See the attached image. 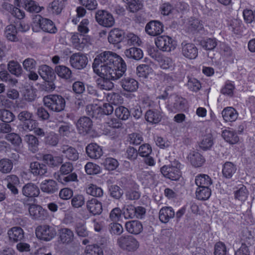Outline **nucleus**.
<instances>
[{
    "instance_id": "obj_35",
    "label": "nucleus",
    "mask_w": 255,
    "mask_h": 255,
    "mask_svg": "<svg viewBox=\"0 0 255 255\" xmlns=\"http://www.w3.org/2000/svg\"><path fill=\"white\" fill-rule=\"evenodd\" d=\"M145 118L148 122L157 124L161 121L162 115L157 110H149L146 112Z\"/></svg>"
},
{
    "instance_id": "obj_25",
    "label": "nucleus",
    "mask_w": 255,
    "mask_h": 255,
    "mask_svg": "<svg viewBox=\"0 0 255 255\" xmlns=\"http://www.w3.org/2000/svg\"><path fill=\"white\" fill-rule=\"evenodd\" d=\"M125 228L129 233L134 235L140 234L143 230L142 224L137 220L127 222L125 224Z\"/></svg>"
},
{
    "instance_id": "obj_1",
    "label": "nucleus",
    "mask_w": 255,
    "mask_h": 255,
    "mask_svg": "<svg viewBox=\"0 0 255 255\" xmlns=\"http://www.w3.org/2000/svg\"><path fill=\"white\" fill-rule=\"evenodd\" d=\"M92 67L94 72L101 77L96 80L97 87L107 91L114 87L110 80L120 79L127 70V65L123 58L110 51L98 55L94 60Z\"/></svg>"
},
{
    "instance_id": "obj_61",
    "label": "nucleus",
    "mask_w": 255,
    "mask_h": 255,
    "mask_svg": "<svg viewBox=\"0 0 255 255\" xmlns=\"http://www.w3.org/2000/svg\"><path fill=\"white\" fill-rule=\"evenodd\" d=\"M103 164L105 168L108 170H114L116 169L119 165L117 160L112 157L105 158Z\"/></svg>"
},
{
    "instance_id": "obj_53",
    "label": "nucleus",
    "mask_w": 255,
    "mask_h": 255,
    "mask_svg": "<svg viewBox=\"0 0 255 255\" xmlns=\"http://www.w3.org/2000/svg\"><path fill=\"white\" fill-rule=\"evenodd\" d=\"M213 139L211 134L209 133L203 137L200 142L199 146L202 149L205 150L210 149L213 145Z\"/></svg>"
},
{
    "instance_id": "obj_48",
    "label": "nucleus",
    "mask_w": 255,
    "mask_h": 255,
    "mask_svg": "<svg viewBox=\"0 0 255 255\" xmlns=\"http://www.w3.org/2000/svg\"><path fill=\"white\" fill-rule=\"evenodd\" d=\"M211 195V191L209 188L198 187L196 191V198L199 200H206Z\"/></svg>"
},
{
    "instance_id": "obj_47",
    "label": "nucleus",
    "mask_w": 255,
    "mask_h": 255,
    "mask_svg": "<svg viewBox=\"0 0 255 255\" xmlns=\"http://www.w3.org/2000/svg\"><path fill=\"white\" fill-rule=\"evenodd\" d=\"M24 8L28 11L30 12H39L43 8L40 7L38 4L32 0H25L24 1Z\"/></svg>"
},
{
    "instance_id": "obj_46",
    "label": "nucleus",
    "mask_w": 255,
    "mask_h": 255,
    "mask_svg": "<svg viewBox=\"0 0 255 255\" xmlns=\"http://www.w3.org/2000/svg\"><path fill=\"white\" fill-rule=\"evenodd\" d=\"M124 41L128 45L139 46L141 43L139 38L133 33H125Z\"/></svg>"
},
{
    "instance_id": "obj_19",
    "label": "nucleus",
    "mask_w": 255,
    "mask_h": 255,
    "mask_svg": "<svg viewBox=\"0 0 255 255\" xmlns=\"http://www.w3.org/2000/svg\"><path fill=\"white\" fill-rule=\"evenodd\" d=\"M86 207L89 212L93 215H100L103 210L101 202L96 198H92L87 201Z\"/></svg>"
},
{
    "instance_id": "obj_45",
    "label": "nucleus",
    "mask_w": 255,
    "mask_h": 255,
    "mask_svg": "<svg viewBox=\"0 0 255 255\" xmlns=\"http://www.w3.org/2000/svg\"><path fill=\"white\" fill-rule=\"evenodd\" d=\"M17 30L15 26L13 24L7 25L4 30L5 37L11 41H16L18 38L16 36Z\"/></svg>"
},
{
    "instance_id": "obj_50",
    "label": "nucleus",
    "mask_w": 255,
    "mask_h": 255,
    "mask_svg": "<svg viewBox=\"0 0 255 255\" xmlns=\"http://www.w3.org/2000/svg\"><path fill=\"white\" fill-rule=\"evenodd\" d=\"M85 254V255H104L102 248L97 244L86 246Z\"/></svg>"
},
{
    "instance_id": "obj_44",
    "label": "nucleus",
    "mask_w": 255,
    "mask_h": 255,
    "mask_svg": "<svg viewBox=\"0 0 255 255\" xmlns=\"http://www.w3.org/2000/svg\"><path fill=\"white\" fill-rule=\"evenodd\" d=\"M63 7V4L60 0H54L47 7L48 11L53 14H59Z\"/></svg>"
},
{
    "instance_id": "obj_49",
    "label": "nucleus",
    "mask_w": 255,
    "mask_h": 255,
    "mask_svg": "<svg viewBox=\"0 0 255 255\" xmlns=\"http://www.w3.org/2000/svg\"><path fill=\"white\" fill-rule=\"evenodd\" d=\"M119 185L125 189L135 188L137 184L130 177H122L118 182Z\"/></svg>"
},
{
    "instance_id": "obj_20",
    "label": "nucleus",
    "mask_w": 255,
    "mask_h": 255,
    "mask_svg": "<svg viewBox=\"0 0 255 255\" xmlns=\"http://www.w3.org/2000/svg\"><path fill=\"white\" fill-rule=\"evenodd\" d=\"M40 188L42 192L47 194H53L58 190L56 182L52 179L42 181L40 184Z\"/></svg>"
},
{
    "instance_id": "obj_23",
    "label": "nucleus",
    "mask_w": 255,
    "mask_h": 255,
    "mask_svg": "<svg viewBox=\"0 0 255 255\" xmlns=\"http://www.w3.org/2000/svg\"><path fill=\"white\" fill-rule=\"evenodd\" d=\"M38 72L45 81H52L55 78L53 70L46 65H42L39 66Z\"/></svg>"
},
{
    "instance_id": "obj_5",
    "label": "nucleus",
    "mask_w": 255,
    "mask_h": 255,
    "mask_svg": "<svg viewBox=\"0 0 255 255\" xmlns=\"http://www.w3.org/2000/svg\"><path fill=\"white\" fill-rule=\"evenodd\" d=\"M117 244L120 248L128 252L136 250L139 247V243L132 236L124 235L118 238Z\"/></svg>"
},
{
    "instance_id": "obj_57",
    "label": "nucleus",
    "mask_w": 255,
    "mask_h": 255,
    "mask_svg": "<svg viewBox=\"0 0 255 255\" xmlns=\"http://www.w3.org/2000/svg\"><path fill=\"white\" fill-rule=\"evenodd\" d=\"M115 115L119 119L126 120L129 117L130 113L127 108L123 106H120L116 109Z\"/></svg>"
},
{
    "instance_id": "obj_59",
    "label": "nucleus",
    "mask_w": 255,
    "mask_h": 255,
    "mask_svg": "<svg viewBox=\"0 0 255 255\" xmlns=\"http://www.w3.org/2000/svg\"><path fill=\"white\" fill-rule=\"evenodd\" d=\"M86 172L89 175L97 174L100 172V167L91 162H88L85 166Z\"/></svg>"
},
{
    "instance_id": "obj_22",
    "label": "nucleus",
    "mask_w": 255,
    "mask_h": 255,
    "mask_svg": "<svg viewBox=\"0 0 255 255\" xmlns=\"http://www.w3.org/2000/svg\"><path fill=\"white\" fill-rule=\"evenodd\" d=\"M22 194L27 197H37L39 193V189L37 185L32 183L24 185L22 188Z\"/></svg>"
},
{
    "instance_id": "obj_42",
    "label": "nucleus",
    "mask_w": 255,
    "mask_h": 255,
    "mask_svg": "<svg viewBox=\"0 0 255 255\" xmlns=\"http://www.w3.org/2000/svg\"><path fill=\"white\" fill-rule=\"evenodd\" d=\"M13 166L11 160L7 158H3L0 160V172L3 174L10 173Z\"/></svg>"
},
{
    "instance_id": "obj_55",
    "label": "nucleus",
    "mask_w": 255,
    "mask_h": 255,
    "mask_svg": "<svg viewBox=\"0 0 255 255\" xmlns=\"http://www.w3.org/2000/svg\"><path fill=\"white\" fill-rule=\"evenodd\" d=\"M151 71V68L147 64H140L136 67V73L139 77L146 78Z\"/></svg>"
},
{
    "instance_id": "obj_54",
    "label": "nucleus",
    "mask_w": 255,
    "mask_h": 255,
    "mask_svg": "<svg viewBox=\"0 0 255 255\" xmlns=\"http://www.w3.org/2000/svg\"><path fill=\"white\" fill-rule=\"evenodd\" d=\"M73 131L72 125L69 123H64L59 127L58 129V132L62 136L69 137Z\"/></svg>"
},
{
    "instance_id": "obj_13",
    "label": "nucleus",
    "mask_w": 255,
    "mask_h": 255,
    "mask_svg": "<svg viewBox=\"0 0 255 255\" xmlns=\"http://www.w3.org/2000/svg\"><path fill=\"white\" fill-rule=\"evenodd\" d=\"M76 128L78 133L82 135L87 134L92 129V122L87 117L80 118L76 123Z\"/></svg>"
},
{
    "instance_id": "obj_3",
    "label": "nucleus",
    "mask_w": 255,
    "mask_h": 255,
    "mask_svg": "<svg viewBox=\"0 0 255 255\" xmlns=\"http://www.w3.org/2000/svg\"><path fill=\"white\" fill-rule=\"evenodd\" d=\"M181 164L177 160H174L168 165H164L161 168V172L166 178L177 181L181 176Z\"/></svg>"
},
{
    "instance_id": "obj_62",
    "label": "nucleus",
    "mask_w": 255,
    "mask_h": 255,
    "mask_svg": "<svg viewBox=\"0 0 255 255\" xmlns=\"http://www.w3.org/2000/svg\"><path fill=\"white\" fill-rule=\"evenodd\" d=\"M187 85L190 91L195 92L198 91L201 88L199 81L194 78H191L188 80Z\"/></svg>"
},
{
    "instance_id": "obj_41",
    "label": "nucleus",
    "mask_w": 255,
    "mask_h": 255,
    "mask_svg": "<svg viewBox=\"0 0 255 255\" xmlns=\"http://www.w3.org/2000/svg\"><path fill=\"white\" fill-rule=\"evenodd\" d=\"M7 68L11 74L18 77L21 75L23 72L22 67L19 63L14 60L10 61L8 62Z\"/></svg>"
},
{
    "instance_id": "obj_26",
    "label": "nucleus",
    "mask_w": 255,
    "mask_h": 255,
    "mask_svg": "<svg viewBox=\"0 0 255 255\" xmlns=\"http://www.w3.org/2000/svg\"><path fill=\"white\" fill-rule=\"evenodd\" d=\"M9 239L11 242L21 241L24 238V232L20 227H14L7 232Z\"/></svg>"
},
{
    "instance_id": "obj_28",
    "label": "nucleus",
    "mask_w": 255,
    "mask_h": 255,
    "mask_svg": "<svg viewBox=\"0 0 255 255\" xmlns=\"http://www.w3.org/2000/svg\"><path fill=\"white\" fill-rule=\"evenodd\" d=\"M175 216V212L171 207H163L159 211V219L163 223L169 222Z\"/></svg>"
},
{
    "instance_id": "obj_9",
    "label": "nucleus",
    "mask_w": 255,
    "mask_h": 255,
    "mask_svg": "<svg viewBox=\"0 0 255 255\" xmlns=\"http://www.w3.org/2000/svg\"><path fill=\"white\" fill-rule=\"evenodd\" d=\"M69 62L72 67L81 70L86 67L88 63V59L85 54L77 52L73 54L70 57Z\"/></svg>"
},
{
    "instance_id": "obj_33",
    "label": "nucleus",
    "mask_w": 255,
    "mask_h": 255,
    "mask_svg": "<svg viewBox=\"0 0 255 255\" xmlns=\"http://www.w3.org/2000/svg\"><path fill=\"white\" fill-rule=\"evenodd\" d=\"M24 141L28 144L29 149L32 152H35L38 149L39 141L38 138L33 134H26L24 138Z\"/></svg>"
},
{
    "instance_id": "obj_11",
    "label": "nucleus",
    "mask_w": 255,
    "mask_h": 255,
    "mask_svg": "<svg viewBox=\"0 0 255 255\" xmlns=\"http://www.w3.org/2000/svg\"><path fill=\"white\" fill-rule=\"evenodd\" d=\"M173 42L172 38L166 35L158 36L155 40L156 46L163 51L169 52L174 49L175 46Z\"/></svg>"
},
{
    "instance_id": "obj_16",
    "label": "nucleus",
    "mask_w": 255,
    "mask_h": 255,
    "mask_svg": "<svg viewBox=\"0 0 255 255\" xmlns=\"http://www.w3.org/2000/svg\"><path fill=\"white\" fill-rule=\"evenodd\" d=\"M71 41L76 49L82 50L87 45L89 39L85 35L74 33L71 36Z\"/></svg>"
},
{
    "instance_id": "obj_4",
    "label": "nucleus",
    "mask_w": 255,
    "mask_h": 255,
    "mask_svg": "<svg viewBox=\"0 0 255 255\" xmlns=\"http://www.w3.org/2000/svg\"><path fill=\"white\" fill-rule=\"evenodd\" d=\"M40 28L43 31L55 33L57 29L52 21L49 19L42 17L40 15H37L33 18V29H36V30Z\"/></svg>"
},
{
    "instance_id": "obj_51",
    "label": "nucleus",
    "mask_w": 255,
    "mask_h": 255,
    "mask_svg": "<svg viewBox=\"0 0 255 255\" xmlns=\"http://www.w3.org/2000/svg\"><path fill=\"white\" fill-rule=\"evenodd\" d=\"M87 194L94 197H100L103 195V191L97 185L90 184L86 188Z\"/></svg>"
},
{
    "instance_id": "obj_29",
    "label": "nucleus",
    "mask_w": 255,
    "mask_h": 255,
    "mask_svg": "<svg viewBox=\"0 0 255 255\" xmlns=\"http://www.w3.org/2000/svg\"><path fill=\"white\" fill-rule=\"evenodd\" d=\"M237 169V165L233 162L226 161L222 166V174L223 177L230 179L235 174Z\"/></svg>"
},
{
    "instance_id": "obj_10",
    "label": "nucleus",
    "mask_w": 255,
    "mask_h": 255,
    "mask_svg": "<svg viewBox=\"0 0 255 255\" xmlns=\"http://www.w3.org/2000/svg\"><path fill=\"white\" fill-rule=\"evenodd\" d=\"M180 51L183 57L190 60L195 59L198 54V49L195 44L186 41L181 43Z\"/></svg>"
},
{
    "instance_id": "obj_27",
    "label": "nucleus",
    "mask_w": 255,
    "mask_h": 255,
    "mask_svg": "<svg viewBox=\"0 0 255 255\" xmlns=\"http://www.w3.org/2000/svg\"><path fill=\"white\" fill-rule=\"evenodd\" d=\"M55 71L60 78L67 81L72 80V72L69 68L64 65H59L56 66Z\"/></svg>"
},
{
    "instance_id": "obj_52",
    "label": "nucleus",
    "mask_w": 255,
    "mask_h": 255,
    "mask_svg": "<svg viewBox=\"0 0 255 255\" xmlns=\"http://www.w3.org/2000/svg\"><path fill=\"white\" fill-rule=\"evenodd\" d=\"M59 138L57 134L54 132L48 133L44 139L45 143L51 146H56L59 142Z\"/></svg>"
},
{
    "instance_id": "obj_15",
    "label": "nucleus",
    "mask_w": 255,
    "mask_h": 255,
    "mask_svg": "<svg viewBox=\"0 0 255 255\" xmlns=\"http://www.w3.org/2000/svg\"><path fill=\"white\" fill-rule=\"evenodd\" d=\"M145 30L149 35L155 36L163 31V25L158 21L152 20L146 24Z\"/></svg>"
},
{
    "instance_id": "obj_8",
    "label": "nucleus",
    "mask_w": 255,
    "mask_h": 255,
    "mask_svg": "<svg viewBox=\"0 0 255 255\" xmlns=\"http://www.w3.org/2000/svg\"><path fill=\"white\" fill-rule=\"evenodd\" d=\"M96 21L104 27H112L115 24V19L112 14L104 10H98L95 14Z\"/></svg>"
},
{
    "instance_id": "obj_34",
    "label": "nucleus",
    "mask_w": 255,
    "mask_h": 255,
    "mask_svg": "<svg viewBox=\"0 0 255 255\" xmlns=\"http://www.w3.org/2000/svg\"><path fill=\"white\" fill-rule=\"evenodd\" d=\"M59 239L63 244H69L74 239V234L72 230L68 228H62L59 231Z\"/></svg>"
},
{
    "instance_id": "obj_38",
    "label": "nucleus",
    "mask_w": 255,
    "mask_h": 255,
    "mask_svg": "<svg viewBox=\"0 0 255 255\" xmlns=\"http://www.w3.org/2000/svg\"><path fill=\"white\" fill-rule=\"evenodd\" d=\"M125 55L130 59L139 60L143 57V52L139 48L131 47L125 51Z\"/></svg>"
},
{
    "instance_id": "obj_30",
    "label": "nucleus",
    "mask_w": 255,
    "mask_h": 255,
    "mask_svg": "<svg viewBox=\"0 0 255 255\" xmlns=\"http://www.w3.org/2000/svg\"><path fill=\"white\" fill-rule=\"evenodd\" d=\"M43 161L50 167H57L63 163L61 156H53L51 154H46L43 156Z\"/></svg>"
},
{
    "instance_id": "obj_6",
    "label": "nucleus",
    "mask_w": 255,
    "mask_h": 255,
    "mask_svg": "<svg viewBox=\"0 0 255 255\" xmlns=\"http://www.w3.org/2000/svg\"><path fill=\"white\" fill-rule=\"evenodd\" d=\"M254 243L253 237L251 235H243L240 241V246L235 251V255H251Z\"/></svg>"
},
{
    "instance_id": "obj_40",
    "label": "nucleus",
    "mask_w": 255,
    "mask_h": 255,
    "mask_svg": "<svg viewBox=\"0 0 255 255\" xmlns=\"http://www.w3.org/2000/svg\"><path fill=\"white\" fill-rule=\"evenodd\" d=\"M195 183L198 187L209 188L212 184L211 178L206 174H199L195 178Z\"/></svg>"
},
{
    "instance_id": "obj_14",
    "label": "nucleus",
    "mask_w": 255,
    "mask_h": 255,
    "mask_svg": "<svg viewBox=\"0 0 255 255\" xmlns=\"http://www.w3.org/2000/svg\"><path fill=\"white\" fill-rule=\"evenodd\" d=\"M28 211L30 216L35 220H45L48 216L47 211L40 205L31 204Z\"/></svg>"
},
{
    "instance_id": "obj_43",
    "label": "nucleus",
    "mask_w": 255,
    "mask_h": 255,
    "mask_svg": "<svg viewBox=\"0 0 255 255\" xmlns=\"http://www.w3.org/2000/svg\"><path fill=\"white\" fill-rule=\"evenodd\" d=\"M140 196L141 193L139 190L138 185L135 188H131L127 190L125 193L126 199L128 201L137 200Z\"/></svg>"
},
{
    "instance_id": "obj_18",
    "label": "nucleus",
    "mask_w": 255,
    "mask_h": 255,
    "mask_svg": "<svg viewBox=\"0 0 255 255\" xmlns=\"http://www.w3.org/2000/svg\"><path fill=\"white\" fill-rule=\"evenodd\" d=\"M125 32L122 29L114 28L109 33L108 41L110 43L115 44L123 41L125 38Z\"/></svg>"
},
{
    "instance_id": "obj_2",
    "label": "nucleus",
    "mask_w": 255,
    "mask_h": 255,
    "mask_svg": "<svg viewBox=\"0 0 255 255\" xmlns=\"http://www.w3.org/2000/svg\"><path fill=\"white\" fill-rule=\"evenodd\" d=\"M44 105L50 110L60 112L65 107V99L59 95H49L43 98Z\"/></svg>"
},
{
    "instance_id": "obj_64",
    "label": "nucleus",
    "mask_w": 255,
    "mask_h": 255,
    "mask_svg": "<svg viewBox=\"0 0 255 255\" xmlns=\"http://www.w3.org/2000/svg\"><path fill=\"white\" fill-rule=\"evenodd\" d=\"M111 196L116 199H119L123 195V192L120 187L117 185H112L109 188Z\"/></svg>"
},
{
    "instance_id": "obj_21",
    "label": "nucleus",
    "mask_w": 255,
    "mask_h": 255,
    "mask_svg": "<svg viewBox=\"0 0 255 255\" xmlns=\"http://www.w3.org/2000/svg\"><path fill=\"white\" fill-rule=\"evenodd\" d=\"M121 85L124 90L133 92L138 88V83L134 79L127 77L123 79L121 81Z\"/></svg>"
},
{
    "instance_id": "obj_7",
    "label": "nucleus",
    "mask_w": 255,
    "mask_h": 255,
    "mask_svg": "<svg viewBox=\"0 0 255 255\" xmlns=\"http://www.w3.org/2000/svg\"><path fill=\"white\" fill-rule=\"evenodd\" d=\"M37 238L44 241L51 240L56 235L55 229L49 225H44L38 226L35 230Z\"/></svg>"
},
{
    "instance_id": "obj_63",
    "label": "nucleus",
    "mask_w": 255,
    "mask_h": 255,
    "mask_svg": "<svg viewBox=\"0 0 255 255\" xmlns=\"http://www.w3.org/2000/svg\"><path fill=\"white\" fill-rule=\"evenodd\" d=\"M85 204V198L83 195L77 194L73 197L71 205L74 208L81 207Z\"/></svg>"
},
{
    "instance_id": "obj_60",
    "label": "nucleus",
    "mask_w": 255,
    "mask_h": 255,
    "mask_svg": "<svg viewBox=\"0 0 255 255\" xmlns=\"http://www.w3.org/2000/svg\"><path fill=\"white\" fill-rule=\"evenodd\" d=\"M235 197L241 201H245L248 197V191L246 186L242 185L239 189L235 191Z\"/></svg>"
},
{
    "instance_id": "obj_31",
    "label": "nucleus",
    "mask_w": 255,
    "mask_h": 255,
    "mask_svg": "<svg viewBox=\"0 0 255 255\" xmlns=\"http://www.w3.org/2000/svg\"><path fill=\"white\" fill-rule=\"evenodd\" d=\"M222 117L226 122L235 121L238 117V113L233 107L225 108L222 112Z\"/></svg>"
},
{
    "instance_id": "obj_12",
    "label": "nucleus",
    "mask_w": 255,
    "mask_h": 255,
    "mask_svg": "<svg viewBox=\"0 0 255 255\" xmlns=\"http://www.w3.org/2000/svg\"><path fill=\"white\" fill-rule=\"evenodd\" d=\"M59 150L63 159L65 158L67 160L75 161L79 158V154L77 150L70 145L63 144L60 146Z\"/></svg>"
},
{
    "instance_id": "obj_39",
    "label": "nucleus",
    "mask_w": 255,
    "mask_h": 255,
    "mask_svg": "<svg viewBox=\"0 0 255 255\" xmlns=\"http://www.w3.org/2000/svg\"><path fill=\"white\" fill-rule=\"evenodd\" d=\"M222 136L227 142L232 144L237 143L239 139L236 132L230 129L224 130Z\"/></svg>"
},
{
    "instance_id": "obj_36",
    "label": "nucleus",
    "mask_w": 255,
    "mask_h": 255,
    "mask_svg": "<svg viewBox=\"0 0 255 255\" xmlns=\"http://www.w3.org/2000/svg\"><path fill=\"white\" fill-rule=\"evenodd\" d=\"M229 29L235 35H241L243 30L242 21L239 19H233L229 22Z\"/></svg>"
},
{
    "instance_id": "obj_56",
    "label": "nucleus",
    "mask_w": 255,
    "mask_h": 255,
    "mask_svg": "<svg viewBox=\"0 0 255 255\" xmlns=\"http://www.w3.org/2000/svg\"><path fill=\"white\" fill-rule=\"evenodd\" d=\"M15 119V116L10 111L5 109L0 110V120L3 122L10 123Z\"/></svg>"
},
{
    "instance_id": "obj_37",
    "label": "nucleus",
    "mask_w": 255,
    "mask_h": 255,
    "mask_svg": "<svg viewBox=\"0 0 255 255\" xmlns=\"http://www.w3.org/2000/svg\"><path fill=\"white\" fill-rule=\"evenodd\" d=\"M188 159L191 164L196 167L201 166L204 162L203 156L200 153L196 151L191 152L188 155Z\"/></svg>"
},
{
    "instance_id": "obj_58",
    "label": "nucleus",
    "mask_w": 255,
    "mask_h": 255,
    "mask_svg": "<svg viewBox=\"0 0 255 255\" xmlns=\"http://www.w3.org/2000/svg\"><path fill=\"white\" fill-rule=\"evenodd\" d=\"M128 141L130 144L137 145L143 141V137L140 133H132L128 135Z\"/></svg>"
},
{
    "instance_id": "obj_24",
    "label": "nucleus",
    "mask_w": 255,
    "mask_h": 255,
    "mask_svg": "<svg viewBox=\"0 0 255 255\" xmlns=\"http://www.w3.org/2000/svg\"><path fill=\"white\" fill-rule=\"evenodd\" d=\"M174 102L168 105L169 110L173 113H177L183 110L185 108L186 100L180 97H173Z\"/></svg>"
},
{
    "instance_id": "obj_32",
    "label": "nucleus",
    "mask_w": 255,
    "mask_h": 255,
    "mask_svg": "<svg viewBox=\"0 0 255 255\" xmlns=\"http://www.w3.org/2000/svg\"><path fill=\"white\" fill-rule=\"evenodd\" d=\"M30 168L31 173L34 175L43 176L47 172L46 165L37 161L31 163Z\"/></svg>"
},
{
    "instance_id": "obj_17",
    "label": "nucleus",
    "mask_w": 255,
    "mask_h": 255,
    "mask_svg": "<svg viewBox=\"0 0 255 255\" xmlns=\"http://www.w3.org/2000/svg\"><path fill=\"white\" fill-rule=\"evenodd\" d=\"M86 152L88 156L92 159H98L103 154L101 147L95 143L89 144L86 147Z\"/></svg>"
}]
</instances>
